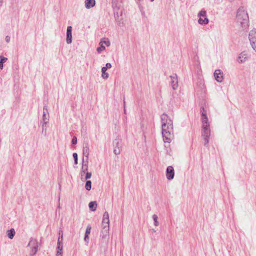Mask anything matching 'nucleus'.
<instances>
[{
    "label": "nucleus",
    "mask_w": 256,
    "mask_h": 256,
    "mask_svg": "<svg viewBox=\"0 0 256 256\" xmlns=\"http://www.w3.org/2000/svg\"><path fill=\"white\" fill-rule=\"evenodd\" d=\"M174 176V168L172 166H168L166 170V176L168 180H172Z\"/></svg>",
    "instance_id": "9"
},
{
    "label": "nucleus",
    "mask_w": 256,
    "mask_h": 256,
    "mask_svg": "<svg viewBox=\"0 0 256 256\" xmlns=\"http://www.w3.org/2000/svg\"><path fill=\"white\" fill-rule=\"evenodd\" d=\"M109 74L107 72L102 73V76L104 79H106L108 78Z\"/></svg>",
    "instance_id": "33"
},
{
    "label": "nucleus",
    "mask_w": 256,
    "mask_h": 256,
    "mask_svg": "<svg viewBox=\"0 0 256 256\" xmlns=\"http://www.w3.org/2000/svg\"><path fill=\"white\" fill-rule=\"evenodd\" d=\"M10 40V37L8 36H6V42H9Z\"/></svg>",
    "instance_id": "38"
},
{
    "label": "nucleus",
    "mask_w": 256,
    "mask_h": 256,
    "mask_svg": "<svg viewBox=\"0 0 256 256\" xmlns=\"http://www.w3.org/2000/svg\"><path fill=\"white\" fill-rule=\"evenodd\" d=\"M107 70L106 68L104 66L102 68V73L106 72V71Z\"/></svg>",
    "instance_id": "40"
},
{
    "label": "nucleus",
    "mask_w": 256,
    "mask_h": 256,
    "mask_svg": "<svg viewBox=\"0 0 256 256\" xmlns=\"http://www.w3.org/2000/svg\"><path fill=\"white\" fill-rule=\"evenodd\" d=\"M124 113L126 114V110L125 108H124Z\"/></svg>",
    "instance_id": "45"
},
{
    "label": "nucleus",
    "mask_w": 256,
    "mask_h": 256,
    "mask_svg": "<svg viewBox=\"0 0 256 256\" xmlns=\"http://www.w3.org/2000/svg\"><path fill=\"white\" fill-rule=\"evenodd\" d=\"M150 0L152 1V2L154 1V0Z\"/></svg>",
    "instance_id": "46"
},
{
    "label": "nucleus",
    "mask_w": 256,
    "mask_h": 256,
    "mask_svg": "<svg viewBox=\"0 0 256 256\" xmlns=\"http://www.w3.org/2000/svg\"><path fill=\"white\" fill-rule=\"evenodd\" d=\"M102 228H109V215L107 212H105L103 215V218L102 221Z\"/></svg>",
    "instance_id": "10"
},
{
    "label": "nucleus",
    "mask_w": 256,
    "mask_h": 256,
    "mask_svg": "<svg viewBox=\"0 0 256 256\" xmlns=\"http://www.w3.org/2000/svg\"><path fill=\"white\" fill-rule=\"evenodd\" d=\"M66 42L68 44H70L72 42V27L68 26L66 30Z\"/></svg>",
    "instance_id": "12"
},
{
    "label": "nucleus",
    "mask_w": 256,
    "mask_h": 256,
    "mask_svg": "<svg viewBox=\"0 0 256 256\" xmlns=\"http://www.w3.org/2000/svg\"><path fill=\"white\" fill-rule=\"evenodd\" d=\"M152 232H156V230H155L154 229H152Z\"/></svg>",
    "instance_id": "44"
},
{
    "label": "nucleus",
    "mask_w": 256,
    "mask_h": 256,
    "mask_svg": "<svg viewBox=\"0 0 256 256\" xmlns=\"http://www.w3.org/2000/svg\"><path fill=\"white\" fill-rule=\"evenodd\" d=\"M206 12L204 10H202L198 14V16L200 18L202 17H206Z\"/></svg>",
    "instance_id": "31"
},
{
    "label": "nucleus",
    "mask_w": 256,
    "mask_h": 256,
    "mask_svg": "<svg viewBox=\"0 0 256 256\" xmlns=\"http://www.w3.org/2000/svg\"><path fill=\"white\" fill-rule=\"evenodd\" d=\"M8 58H6L2 56H0V68L2 70L4 66L3 64L6 62Z\"/></svg>",
    "instance_id": "24"
},
{
    "label": "nucleus",
    "mask_w": 256,
    "mask_h": 256,
    "mask_svg": "<svg viewBox=\"0 0 256 256\" xmlns=\"http://www.w3.org/2000/svg\"><path fill=\"white\" fill-rule=\"evenodd\" d=\"M58 235H59V236H58V242H59V241H60V243H62V240H63V234H62V230L59 231Z\"/></svg>",
    "instance_id": "30"
},
{
    "label": "nucleus",
    "mask_w": 256,
    "mask_h": 256,
    "mask_svg": "<svg viewBox=\"0 0 256 256\" xmlns=\"http://www.w3.org/2000/svg\"><path fill=\"white\" fill-rule=\"evenodd\" d=\"M162 122V134L164 142H170L173 138V124L172 120L166 114H163L161 116Z\"/></svg>",
    "instance_id": "1"
},
{
    "label": "nucleus",
    "mask_w": 256,
    "mask_h": 256,
    "mask_svg": "<svg viewBox=\"0 0 256 256\" xmlns=\"http://www.w3.org/2000/svg\"><path fill=\"white\" fill-rule=\"evenodd\" d=\"M57 248H56V250H57V252H60V253H62V249H63V243L62 242V243H60V242H57Z\"/></svg>",
    "instance_id": "25"
},
{
    "label": "nucleus",
    "mask_w": 256,
    "mask_h": 256,
    "mask_svg": "<svg viewBox=\"0 0 256 256\" xmlns=\"http://www.w3.org/2000/svg\"><path fill=\"white\" fill-rule=\"evenodd\" d=\"M92 176V173L89 172H86V178H85L86 180H88Z\"/></svg>",
    "instance_id": "34"
},
{
    "label": "nucleus",
    "mask_w": 256,
    "mask_h": 256,
    "mask_svg": "<svg viewBox=\"0 0 256 256\" xmlns=\"http://www.w3.org/2000/svg\"><path fill=\"white\" fill-rule=\"evenodd\" d=\"M210 135V126L206 128L202 127V136L204 140V146L206 147H208Z\"/></svg>",
    "instance_id": "3"
},
{
    "label": "nucleus",
    "mask_w": 256,
    "mask_h": 256,
    "mask_svg": "<svg viewBox=\"0 0 256 256\" xmlns=\"http://www.w3.org/2000/svg\"><path fill=\"white\" fill-rule=\"evenodd\" d=\"M72 144H77V138L76 136H74L72 138Z\"/></svg>",
    "instance_id": "35"
},
{
    "label": "nucleus",
    "mask_w": 256,
    "mask_h": 256,
    "mask_svg": "<svg viewBox=\"0 0 256 256\" xmlns=\"http://www.w3.org/2000/svg\"><path fill=\"white\" fill-rule=\"evenodd\" d=\"M28 246L33 247V246H38V242L36 239L32 238L28 245Z\"/></svg>",
    "instance_id": "19"
},
{
    "label": "nucleus",
    "mask_w": 256,
    "mask_h": 256,
    "mask_svg": "<svg viewBox=\"0 0 256 256\" xmlns=\"http://www.w3.org/2000/svg\"><path fill=\"white\" fill-rule=\"evenodd\" d=\"M56 256H62V253L56 252Z\"/></svg>",
    "instance_id": "41"
},
{
    "label": "nucleus",
    "mask_w": 256,
    "mask_h": 256,
    "mask_svg": "<svg viewBox=\"0 0 256 256\" xmlns=\"http://www.w3.org/2000/svg\"><path fill=\"white\" fill-rule=\"evenodd\" d=\"M88 158H86V160H84V158L82 160V173H86L88 172Z\"/></svg>",
    "instance_id": "18"
},
{
    "label": "nucleus",
    "mask_w": 256,
    "mask_h": 256,
    "mask_svg": "<svg viewBox=\"0 0 256 256\" xmlns=\"http://www.w3.org/2000/svg\"><path fill=\"white\" fill-rule=\"evenodd\" d=\"M152 218L154 221V225L156 226H158L159 224V223H158V216L156 214H154L152 216Z\"/></svg>",
    "instance_id": "29"
},
{
    "label": "nucleus",
    "mask_w": 256,
    "mask_h": 256,
    "mask_svg": "<svg viewBox=\"0 0 256 256\" xmlns=\"http://www.w3.org/2000/svg\"><path fill=\"white\" fill-rule=\"evenodd\" d=\"M44 112L42 114V120L41 122H44V124H48L49 122V116L47 114L48 113V110L47 109V106H44Z\"/></svg>",
    "instance_id": "14"
},
{
    "label": "nucleus",
    "mask_w": 256,
    "mask_h": 256,
    "mask_svg": "<svg viewBox=\"0 0 256 256\" xmlns=\"http://www.w3.org/2000/svg\"><path fill=\"white\" fill-rule=\"evenodd\" d=\"M83 154L88 159V156L89 154V148L88 144H86L83 148Z\"/></svg>",
    "instance_id": "22"
},
{
    "label": "nucleus",
    "mask_w": 256,
    "mask_h": 256,
    "mask_svg": "<svg viewBox=\"0 0 256 256\" xmlns=\"http://www.w3.org/2000/svg\"><path fill=\"white\" fill-rule=\"evenodd\" d=\"M109 228H102L100 236L102 238V242L108 244L109 238Z\"/></svg>",
    "instance_id": "5"
},
{
    "label": "nucleus",
    "mask_w": 256,
    "mask_h": 256,
    "mask_svg": "<svg viewBox=\"0 0 256 256\" xmlns=\"http://www.w3.org/2000/svg\"><path fill=\"white\" fill-rule=\"evenodd\" d=\"M99 44L100 45V46L96 48V51L100 53L102 51L105 50V46L104 44H106L107 46H110V43L108 38H103L100 40Z\"/></svg>",
    "instance_id": "6"
},
{
    "label": "nucleus",
    "mask_w": 256,
    "mask_h": 256,
    "mask_svg": "<svg viewBox=\"0 0 256 256\" xmlns=\"http://www.w3.org/2000/svg\"><path fill=\"white\" fill-rule=\"evenodd\" d=\"M248 38L252 48L256 52V29L250 31Z\"/></svg>",
    "instance_id": "4"
},
{
    "label": "nucleus",
    "mask_w": 256,
    "mask_h": 256,
    "mask_svg": "<svg viewBox=\"0 0 256 256\" xmlns=\"http://www.w3.org/2000/svg\"><path fill=\"white\" fill-rule=\"evenodd\" d=\"M112 6L113 8L114 14H118V10L120 9V4L118 2L112 0Z\"/></svg>",
    "instance_id": "17"
},
{
    "label": "nucleus",
    "mask_w": 256,
    "mask_h": 256,
    "mask_svg": "<svg viewBox=\"0 0 256 256\" xmlns=\"http://www.w3.org/2000/svg\"><path fill=\"white\" fill-rule=\"evenodd\" d=\"M114 152L115 154L118 155L120 153L121 151V146L119 142L115 140L114 142Z\"/></svg>",
    "instance_id": "13"
},
{
    "label": "nucleus",
    "mask_w": 256,
    "mask_h": 256,
    "mask_svg": "<svg viewBox=\"0 0 256 256\" xmlns=\"http://www.w3.org/2000/svg\"><path fill=\"white\" fill-rule=\"evenodd\" d=\"M248 58L247 54L244 52H241L238 58V62L239 63H242L244 62Z\"/></svg>",
    "instance_id": "16"
},
{
    "label": "nucleus",
    "mask_w": 256,
    "mask_h": 256,
    "mask_svg": "<svg viewBox=\"0 0 256 256\" xmlns=\"http://www.w3.org/2000/svg\"><path fill=\"white\" fill-rule=\"evenodd\" d=\"M38 246L30 247V255L34 256L38 252Z\"/></svg>",
    "instance_id": "28"
},
{
    "label": "nucleus",
    "mask_w": 256,
    "mask_h": 256,
    "mask_svg": "<svg viewBox=\"0 0 256 256\" xmlns=\"http://www.w3.org/2000/svg\"><path fill=\"white\" fill-rule=\"evenodd\" d=\"M88 206L92 211H95L97 207L96 202H91L88 204Z\"/></svg>",
    "instance_id": "21"
},
{
    "label": "nucleus",
    "mask_w": 256,
    "mask_h": 256,
    "mask_svg": "<svg viewBox=\"0 0 256 256\" xmlns=\"http://www.w3.org/2000/svg\"><path fill=\"white\" fill-rule=\"evenodd\" d=\"M6 233L8 238L10 239H12L16 234V232L14 229L12 228L10 230H8Z\"/></svg>",
    "instance_id": "20"
},
{
    "label": "nucleus",
    "mask_w": 256,
    "mask_h": 256,
    "mask_svg": "<svg viewBox=\"0 0 256 256\" xmlns=\"http://www.w3.org/2000/svg\"><path fill=\"white\" fill-rule=\"evenodd\" d=\"M78 159H76V160H74V164H78Z\"/></svg>",
    "instance_id": "42"
},
{
    "label": "nucleus",
    "mask_w": 256,
    "mask_h": 256,
    "mask_svg": "<svg viewBox=\"0 0 256 256\" xmlns=\"http://www.w3.org/2000/svg\"><path fill=\"white\" fill-rule=\"evenodd\" d=\"M236 19L242 28L246 29L248 27V16L244 8H240L238 10Z\"/></svg>",
    "instance_id": "2"
},
{
    "label": "nucleus",
    "mask_w": 256,
    "mask_h": 256,
    "mask_svg": "<svg viewBox=\"0 0 256 256\" xmlns=\"http://www.w3.org/2000/svg\"><path fill=\"white\" fill-rule=\"evenodd\" d=\"M208 19L207 18H205L204 19H202L201 18H200L198 22L200 24H206L208 23Z\"/></svg>",
    "instance_id": "23"
},
{
    "label": "nucleus",
    "mask_w": 256,
    "mask_h": 256,
    "mask_svg": "<svg viewBox=\"0 0 256 256\" xmlns=\"http://www.w3.org/2000/svg\"><path fill=\"white\" fill-rule=\"evenodd\" d=\"M170 84L172 88L176 90L178 88V79L176 74H174L170 76Z\"/></svg>",
    "instance_id": "8"
},
{
    "label": "nucleus",
    "mask_w": 256,
    "mask_h": 256,
    "mask_svg": "<svg viewBox=\"0 0 256 256\" xmlns=\"http://www.w3.org/2000/svg\"><path fill=\"white\" fill-rule=\"evenodd\" d=\"M91 230V226H88L86 228L85 235L88 236L90 233Z\"/></svg>",
    "instance_id": "32"
},
{
    "label": "nucleus",
    "mask_w": 256,
    "mask_h": 256,
    "mask_svg": "<svg viewBox=\"0 0 256 256\" xmlns=\"http://www.w3.org/2000/svg\"><path fill=\"white\" fill-rule=\"evenodd\" d=\"M42 123V134L44 136L46 135V124H44V122Z\"/></svg>",
    "instance_id": "27"
},
{
    "label": "nucleus",
    "mask_w": 256,
    "mask_h": 256,
    "mask_svg": "<svg viewBox=\"0 0 256 256\" xmlns=\"http://www.w3.org/2000/svg\"><path fill=\"white\" fill-rule=\"evenodd\" d=\"M216 80L218 82H222L224 80V74L221 70L218 69L215 70L214 74Z\"/></svg>",
    "instance_id": "11"
},
{
    "label": "nucleus",
    "mask_w": 256,
    "mask_h": 256,
    "mask_svg": "<svg viewBox=\"0 0 256 256\" xmlns=\"http://www.w3.org/2000/svg\"><path fill=\"white\" fill-rule=\"evenodd\" d=\"M84 240L86 242V245H88V244L89 242V236H88L84 235Z\"/></svg>",
    "instance_id": "36"
},
{
    "label": "nucleus",
    "mask_w": 256,
    "mask_h": 256,
    "mask_svg": "<svg viewBox=\"0 0 256 256\" xmlns=\"http://www.w3.org/2000/svg\"><path fill=\"white\" fill-rule=\"evenodd\" d=\"M96 4L95 0H85L84 6L86 8L90 9L93 8Z\"/></svg>",
    "instance_id": "15"
},
{
    "label": "nucleus",
    "mask_w": 256,
    "mask_h": 256,
    "mask_svg": "<svg viewBox=\"0 0 256 256\" xmlns=\"http://www.w3.org/2000/svg\"><path fill=\"white\" fill-rule=\"evenodd\" d=\"M2 0H0V6H2Z\"/></svg>",
    "instance_id": "43"
},
{
    "label": "nucleus",
    "mask_w": 256,
    "mask_h": 256,
    "mask_svg": "<svg viewBox=\"0 0 256 256\" xmlns=\"http://www.w3.org/2000/svg\"><path fill=\"white\" fill-rule=\"evenodd\" d=\"M85 188L87 190H90L92 188V182L90 180H88L86 182L85 184Z\"/></svg>",
    "instance_id": "26"
},
{
    "label": "nucleus",
    "mask_w": 256,
    "mask_h": 256,
    "mask_svg": "<svg viewBox=\"0 0 256 256\" xmlns=\"http://www.w3.org/2000/svg\"><path fill=\"white\" fill-rule=\"evenodd\" d=\"M105 67L107 69L110 68L112 67V64L110 63H106Z\"/></svg>",
    "instance_id": "39"
},
{
    "label": "nucleus",
    "mask_w": 256,
    "mask_h": 256,
    "mask_svg": "<svg viewBox=\"0 0 256 256\" xmlns=\"http://www.w3.org/2000/svg\"><path fill=\"white\" fill-rule=\"evenodd\" d=\"M72 156L74 160L78 159V154L76 152L73 153Z\"/></svg>",
    "instance_id": "37"
},
{
    "label": "nucleus",
    "mask_w": 256,
    "mask_h": 256,
    "mask_svg": "<svg viewBox=\"0 0 256 256\" xmlns=\"http://www.w3.org/2000/svg\"><path fill=\"white\" fill-rule=\"evenodd\" d=\"M200 110L202 112V127L206 128L210 126L208 123V118L206 116V110L204 107H202Z\"/></svg>",
    "instance_id": "7"
}]
</instances>
